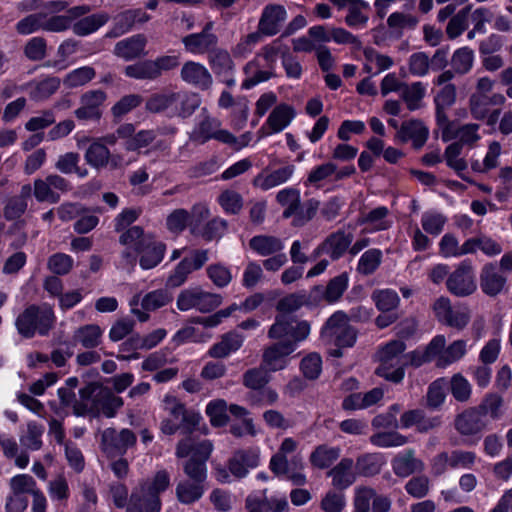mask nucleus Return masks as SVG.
I'll return each instance as SVG.
<instances>
[{"label":"nucleus","mask_w":512,"mask_h":512,"mask_svg":"<svg viewBox=\"0 0 512 512\" xmlns=\"http://www.w3.org/2000/svg\"><path fill=\"white\" fill-rule=\"evenodd\" d=\"M90 5L82 4L67 9L64 15H53L48 17L45 13L30 14L17 22L15 29L20 35H30L39 30L53 33L67 31L71 22L91 12Z\"/></svg>","instance_id":"obj_1"},{"label":"nucleus","mask_w":512,"mask_h":512,"mask_svg":"<svg viewBox=\"0 0 512 512\" xmlns=\"http://www.w3.org/2000/svg\"><path fill=\"white\" fill-rule=\"evenodd\" d=\"M337 172V165L332 162H326L314 167L307 176L306 186L319 187L321 183Z\"/></svg>","instance_id":"obj_63"},{"label":"nucleus","mask_w":512,"mask_h":512,"mask_svg":"<svg viewBox=\"0 0 512 512\" xmlns=\"http://www.w3.org/2000/svg\"><path fill=\"white\" fill-rule=\"evenodd\" d=\"M199 105L195 95L188 96L176 92H160L151 95L146 101V109L152 113L169 111L171 114L190 115Z\"/></svg>","instance_id":"obj_6"},{"label":"nucleus","mask_w":512,"mask_h":512,"mask_svg":"<svg viewBox=\"0 0 512 512\" xmlns=\"http://www.w3.org/2000/svg\"><path fill=\"white\" fill-rule=\"evenodd\" d=\"M170 486V476L166 470L158 471L151 482L134 491L127 504L126 512H160L159 494Z\"/></svg>","instance_id":"obj_3"},{"label":"nucleus","mask_w":512,"mask_h":512,"mask_svg":"<svg viewBox=\"0 0 512 512\" xmlns=\"http://www.w3.org/2000/svg\"><path fill=\"white\" fill-rule=\"evenodd\" d=\"M340 456V449L325 445L317 447L310 456L312 465L324 469L329 467Z\"/></svg>","instance_id":"obj_55"},{"label":"nucleus","mask_w":512,"mask_h":512,"mask_svg":"<svg viewBox=\"0 0 512 512\" xmlns=\"http://www.w3.org/2000/svg\"><path fill=\"white\" fill-rule=\"evenodd\" d=\"M163 409L174 419H181L188 430L196 426L201 419L199 414L187 412L184 405L172 395L164 397Z\"/></svg>","instance_id":"obj_29"},{"label":"nucleus","mask_w":512,"mask_h":512,"mask_svg":"<svg viewBox=\"0 0 512 512\" xmlns=\"http://www.w3.org/2000/svg\"><path fill=\"white\" fill-rule=\"evenodd\" d=\"M287 20V10L281 4L270 3L264 6L259 17L257 32L260 36L271 37L280 32Z\"/></svg>","instance_id":"obj_13"},{"label":"nucleus","mask_w":512,"mask_h":512,"mask_svg":"<svg viewBox=\"0 0 512 512\" xmlns=\"http://www.w3.org/2000/svg\"><path fill=\"white\" fill-rule=\"evenodd\" d=\"M368 498V512H389L392 507L390 497L386 495L377 494L375 489L368 486H357L354 489L353 498L357 497Z\"/></svg>","instance_id":"obj_34"},{"label":"nucleus","mask_w":512,"mask_h":512,"mask_svg":"<svg viewBox=\"0 0 512 512\" xmlns=\"http://www.w3.org/2000/svg\"><path fill=\"white\" fill-rule=\"evenodd\" d=\"M229 412L235 418L241 420L240 423H233L230 426V432L235 437H244L246 435L256 436L257 431L255 429L253 420L248 417L249 411L242 406L232 404L229 407Z\"/></svg>","instance_id":"obj_31"},{"label":"nucleus","mask_w":512,"mask_h":512,"mask_svg":"<svg viewBox=\"0 0 512 512\" xmlns=\"http://www.w3.org/2000/svg\"><path fill=\"white\" fill-rule=\"evenodd\" d=\"M222 303V296L203 290L201 287H190L182 290L176 301L180 311L196 309L201 313H208L219 307Z\"/></svg>","instance_id":"obj_8"},{"label":"nucleus","mask_w":512,"mask_h":512,"mask_svg":"<svg viewBox=\"0 0 512 512\" xmlns=\"http://www.w3.org/2000/svg\"><path fill=\"white\" fill-rule=\"evenodd\" d=\"M136 435L130 429L117 431L107 428L101 433V449L110 458L122 456L136 444Z\"/></svg>","instance_id":"obj_10"},{"label":"nucleus","mask_w":512,"mask_h":512,"mask_svg":"<svg viewBox=\"0 0 512 512\" xmlns=\"http://www.w3.org/2000/svg\"><path fill=\"white\" fill-rule=\"evenodd\" d=\"M485 427L482 412L471 408L459 414L455 420V428L462 435H474Z\"/></svg>","instance_id":"obj_27"},{"label":"nucleus","mask_w":512,"mask_h":512,"mask_svg":"<svg viewBox=\"0 0 512 512\" xmlns=\"http://www.w3.org/2000/svg\"><path fill=\"white\" fill-rule=\"evenodd\" d=\"M227 411H229V408L223 399L210 401L206 406V414L214 426H224L228 422Z\"/></svg>","instance_id":"obj_64"},{"label":"nucleus","mask_w":512,"mask_h":512,"mask_svg":"<svg viewBox=\"0 0 512 512\" xmlns=\"http://www.w3.org/2000/svg\"><path fill=\"white\" fill-rule=\"evenodd\" d=\"M146 45V36L143 34H136L118 41L114 46L113 53L115 56L125 61H132L146 56Z\"/></svg>","instance_id":"obj_19"},{"label":"nucleus","mask_w":512,"mask_h":512,"mask_svg":"<svg viewBox=\"0 0 512 512\" xmlns=\"http://www.w3.org/2000/svg\"><path fill=\"white\" fill-rule=\"evenodd\" d=\"M61 80L58 77H47L41 81H32L24 86L22 90H29L31 99L42 101L53 95L60 87Z\"/></svg>","instance_id":"obj_33"},{"label":"nucleus","mask_w":512,"mask_h":512,"mask_svg":"<svg viewBox=\"0 0 512 512\" xmlns=\"http://www.w3.org/2000/svg\"><path fill=\"white\" fill-rule=\"evenodd\" d=\"M467 346V341L463 339L455 340L446 346V338L444 337L443 346L436 355V365L445 368L460 361L467 353Z\"/></svg>","instance_id":"obj_28"},{"label":"nucleus","mask_w":512,"mask_h":512,"mask_svg":"<svg viewBox=\"0 0 512 512\" xmlns=\"http://www.w3.org/2000/svg\"><path fill=\"white\" fill-rule=\"evenodd\" d=\"M299 446V442L292 438L286 437L282 440L278 451L271 457L270 469L277 475H284L289 472L288 456L293 455Z\"/></svg>","instance_id":"obj_23"},{"label":"nucleus","mask_w":512,"mask_h":512,"mask_svg":"<svg viewBox=\"0 0 512 512\" xmlns=\"http://www.w3.org/2000/svg\"><path fill=\"white\" fill-rule=\"evenodd\" d=\"M359 222L365 224L371 232L387 230L393 224L389 209L385 206H379L370 210L362 216Z\"/></svg>","instance_id":"obj_35"},{"label":"nucleus","mask_w":512,"mask_h":512,"mask_svg":"<svg viewBox=\"0 0 512 512\" xmlns=\"http://www.w3.org/2000/svg\"><path fill=\"white\" fill-rule=\"evenodd\" d=\"M295 351V343L277 342L263 352L262 366L270 372L283 370L289 363V356Z\"/></svg>","instance_id":"obj_15"},{"label":"nucleus","mask_w":512,"mask_h":512,"mask_svg":"<svg viewBox=\"0 0 512 512\" xmlns=\"http://www.w3.org/2000/svg\"><path fill=\"white\" fill-rule=\"evenodd\" d=\"M245 80L242 83L244 89H250L259 83L269 80L274 72L269 68L261 67L259 60L254 58L249 61L244 67Z\"/></svg>","instance_id":"obj_40"},{"label":"nucleus","mask_w":512,"mask_h":512,"mask_svg":"<svg viewBox=\"0 0 512 512\" xmlns=\"http://www.w3.org/2000/svg\"><path fill=\"white\" fill-rule=\"evenodd\" d=\"M426 94V86L422 82L405 84L401 91V98L410 111H415L422 107V100Z\"/></svg>","instance_id":"obj_50"},{"label":"nucleus","mask_w":512,"mask_h":512,"mask_svg":"<svg viewBox=\"0 0 512 512\" xmlns=\"http://www.w3.org/2000/svg\"><path fill=\"white\" fill-rule=\"evenodd\" d=\"M180 78L183 82L201 90H207L212 86L213 78L209 70L201 63L186 61L180 70Z\"/></svg>","instance_id":"obj_16"},{"label":"nucleus","mask_w":512,"mask_h":512,"mask_svg":"<svg viewBox=\"0 0 512 512\" xmlns=\"http://www.w3.org/2000/svg\"><path fill=\"white\" fill-rule=\"evenodd\" d=\"M428 128L419 120H409L402 123L397 132V138L401 142L412 141L415 148H421L427 141Z\"/></svg>","instance_id":"obj_24"},{"label":"nucleus","mask_w":512,"mask_h":512,"mask_svg":"<svg viewBox=\"0 0 512 512\" xmlns=\"http://www.w3.org/2000/svg\"><path fill=\"white\" fill-rule=\"evenodd\" d=\"M295 171L296 166L291 163L275 169L265 168L253 178L252 184L255 188L268 191L290 181Z\"/></svg>","instance_id":"obj_14"},{"label":"nucleus","mask_w":512,"mask_h":512,"mask_svg":"<svg viewBox=\"0 0 512 512\" xmlns=\"http://www.w3.org/2000/svg\"><path fill=\"white\" fill-rule=\"evenodd\" d=\"M502 154V146L498 141H492L488 145V149L483 161H472L471 168L477 173H487L499 165V158Z\"/></svg>","instance_id":"obj_47"},{"label":"nucleus","mask_w":512,"mask_h":512,"mask_svg":"<svg viewBox=\"0 0 512 512\" xmlns=\"http://www.w3.org/2000/svg\"><path fill=\"white\" fill-rule=\"evenodd\" d=\"M212 452V444L207 441L195 442L192 437H186L181 440L176 448V456L184 458L191 455L199 461H206Z\"/></svg>","instance_id":"obj_26"},{"label":"nucleus","mask_w":512,"mask_h":512,"mask_svg":"<svg viewBox=\"0 0 512 512\" xmlns=\"http://www.w3.org/2000/svg\"><path fill=\"white\" fill-rule=\"evenodd\" d=\"M437 319L447 326L464 329L470 321V310L466 306H452L447 297L438 298L433 304Z\"/></svg>","instance_id":"obj_9"},{"label":"nucleus","mask_w":512,"mask_h":512,"mask_svg":"<svg viewBox=\"0 0 512 512\" xmlns=\"http://www.w3.org/2000/svg\"><path fill=\"white\" fill-rule=\"evenodd\" d=\"M95 75L96 72L93 67L83 66L69 72L63 82L68 88H75L87 84Z\"/></svg>","instance_id":"obj_62"},{"label":"nucleus","mask_w":512,"mask_h":512,"mask_svg":"<svg viewBox=\"0 0 512 512\" xmlns=\"http://www.w3.org/2000/svg\"><path fill=\"white\" fill-rule=\"evenodd\" d=\"M204 493L202 484L181 481L176 487L178 500L183 504H191L199 500Z\"/></svg>","instance_id":"obj_56"},{"label":"nucleus","mask_w":512,"mask_h":512,"mask_svg":"<svg viewBox=\"0 0 512 512\" xmlns=\"http://www.w3.org/2000/svg\"><path fill=\"white\" fill-rule=\"evenodd\" d=\"M393 472L399 477H408L414 473H421L425 465L415 456L414 450H405L398 453L391 462Z\"/></svg>","instance_id":"obj_22"},{"label":"nucleus","mask_w":512,"mask_h":512,"mask_svg":"<svg viewBox=\"0 0 512 512\" xmlns=\"http://www.w3.org/2000/svg\"><path fill=\"white\" fill-rule=\"evenodd\" d=\"M371 299L381 312H392L398 308L400 303L398 293L390 288L374 290Z\"/></svg>","instance_id":"obj_48"},{"label":"nucleus","mask_w":512,"mask_h":512,"mask_svg":"<svg viewBox=\"0 0 512 512\" xmlns=\"http://www.w3.org/2000/svg\"><path fill=\"white\" fill-rule=\"evenodd\" d=\"M349 277L347 273H342L329 281L325 292L323 294L324 299L328 303L337 302L346 291L348 287Z\"/></svg>","instance_id":"obj_57"},{"label":"nucleus","mask_w":512,"mask_h":512,"mask_svg":"<svg viewBox=\"0 0 512 512\" xmlns=\"http://www.w3.org/2000/svg\"><path fill=\"white\" fill-rule=\"evenodd\" d=\"M150 239L152 237L144 235L141 227L133 226L120 236V243L138 252Z\"/></svg>","instance_id":"obj_60"},{"label":"nucleus","mask_w":512,"mask_h":512,"mask_svg":"<svg viewBox=\"0 0 512 512\" xmlns=\"http://www.w3.org/2000/svg\"><path fill=\"white\" fill-rule=\"evenodd\" d=\"M311 327L306 320H297L289 315H279L268 331L271 339L283 340V343H295V349L299 342L304 341L310 334Z\"/></svg>","instance_id":"obj_7"},{"label":"nucleus","mask_w":512,"mask_h":512,"mask_svg":"<svg viewBox=\"0 0 512 512\" xmlns=\"http://www.w3.org/2000/svg\"><path fill=\"white\" fill-rule=\"evenodd\" d=\"M172 301V295L166 289H157L144 295L139 299L134 297L131 302V312L139 321L145 322L149 319L148 312L160 309Z\"/></svg>","instance_id":"obj_11"},{"label":"nucleus","mask_w":512,"mask_h":512,"mask_svg":"<svg viewBox=\"0 0 512 512\" xmlns=\"http://www.w3.org/2000/svg\"><path fill=\"white\" fill-rule=\"evenodd\" d=\"M328 475L332 478V485L337 489H346L356 480V474L353 471V460L343 458Z\"/></svg>","instance_id":"obj_32"},{"label":"nucleus","mask_w":512,"mask_h":512,"mask_svg":"<svg viewBox=\"0 0 512 512\" xmlns=\"http://www.w3.org/2000/svg\"><path fill=\"white\" fill-rule=\"evenodd\" d=\"M295 116V109L291 105L280 103L270 112L265 126L269 129V134L279 133L290 125Z\"/></svg>","instance_id":"obj_25"},{"label":"nucleus","mask_w":512,"mask_h":512,"mask_svg":"<svg viewBox=\"0 0 512 512\" xmlns=\"http://www.w3.org/2000/svg\"><path fill=\"white\" fill-rule=\"evenodd\" d=\"M446 222L447 218L436 211H426L421 217L423 230L432 236H438L443 231Z\"/></svg>","instance_id":"obj_58"},{"label":"nucleus","mask_w":512,"mask_h":512,"mask_svg":"<svg viewBox=\"0 0 512 512\" xmlns=\"http://www.w3.org/2000/svg\"><path fill=\"white\" fill-rule=\"evenodd\" d=\"M84 158L88 165L99 170L108 167L109 161L111 160V152L105 144L98 139L89 145Z\"/></svg>","instance_id":"obj_41"},{"label":"nucleus","mask_w":512,"mask_h":512,"mask_svg":"<svg viewBox=\"0 0 512 512\" xmlns=\"http://www.w3.org/2000/svg\"><path fill=\"white\" fill-rule=\"evenodd\" d=\"M346 505L345 494L336 490L326 492L320 502V508L324 512H343Z\"/></svg>","instance_id":"obj_61"},{"label":"nucleus","mask_w":512,"mask_h":512,"mask_svg":"<svg viewBox=\"0 0 512 512\" xmlns=\"http://www.w3.org/2000/svg\"><path fill=\"white\" fill-rule=\"evenodd\" d=\"M249 247L259 256H270L284 249V243L280 238L270 235H257L250 239Z\"/></svg>","instance_id":"obj_38"},{"label":"nucleus","mask_w":512,"mask_h":512,"mask_svg":"<svg viewBox=\"0 0 512 512\" xmlns=\"http://www.w3.org/2000/svg\"><path fill=\"white\" fill-rule=\"evenodd\" d=\"M165 245L150 239L137 253L140 254V266L147 270L156 267L163 259Z\"/></svg>","instance_id":"obj_39"},{"label":"nucleus","mask_w":512,"mask_h":512,"mask_svg":"<svg viewBox=\"0 0 512 512\" xmlns=\"http://www.w3.org/2000/svg\"><path fill=\"white\" fill-rule=\"evenodd\" d=\"M276 200L281 206L285 207L283 217L290 218L298 211L300 191L292 187L284 188L276 194Z\"/></svg>","instance_id":"obj_52"},{"label":"nucleus","mask_w":512,"mask_h":512,"mask_svg":"<svg viewBox=\"0 0 512 512\" xmlns=\"http://www.w3.org/2000/svg\"><path fill=\"white\" fill-rule=\"evenodd\" d=\"M406 345L401 340H393L387 343L378 352L380 361L379 367L376 369L377 375L388 381L399 383L404 378V367L407 366L405 361Z\"/></svg>","instance_id":"obj_5"},{"label":"nucleus","mask_w":512,"mask_h":512,"mask_svg":"<svg viewBox=\"0 0 512 512\" xmlns=\"http://www.w3.org/2000/svg\"><path fill=\"white\" fill-rule=\"evenodd\" d=\"M506 277L500 273L493 263L483 266L480 273V287L488 296H497L502 293L506 285Z\"/></svg>","instance_id":"obj_21"},{"label":"nucleus","mask_w":512,"mask_h":512,"mask_svg":"<svg viewBox=\"0 0 512 512\" xmlns=\"http://www.w3.org/2000/svg\"><path fill=\"white\" fill-rule=\"evenodd\" d=\"M260 462V449L251 448L238 450L230 458L228 468L236 478H244L250 469L256 468Z\"/></svg>","instance_id":"obj_18"},{"label":"nucleus","mask_w":512,"mask_h":512,"mask_svg":"<svg viewBox=\"0 0 512 512\" xmlns=\"http://www.w3.org/2000/svg\"><path fill=\"white\" fill-rule=\"evenodd\" d=\"M446 286L448 291L455 296L465 297L473 294L477 285L471 264L461 263L447 277Z\"/></svg>","instance_id":"obj_12"},{"label":"nucleus","mask_w":512,"mask_h":512,"mask_svg":"<svg viewBox=\"0 0 512 512\" xmlns=\"http://www.w3.org/2000/svg\"><path fill=\"white\" fill-rule=\"evenodd\" d=\"M56 317L48 304L29 305L16 318L15 326L18 333L25 338L36 334L47 335L53 328Z\"/></svg>","instance_id":"obj_2"},{"label":"nucleus","mask_w":512,"mask_h":512,"mask_svg":"<svg viewBox=\"0 0 512 512\" xmlns=\"http://www.w3.org/2000/svg\"><path fill=\"white\" fill-rule=\"evenodd\" d=\"M382 261V252L379 249H369L362 254L358 261L357 271L363 275L374 273Z\"/></svg>","instance_id":"obj_59"},{"label":"nucleus","mask_w":512,"mask_h":512,"mask_svg":"<svg viewBox=\"0 0 512 512\" xmlns=\"http://www.w3.org/2000/svg\"><path fill=\"white\" fill-rule=\"evenodd\" d=\"M78 51V42L74 39L64 40L57 48L56 59L48 60L46 67L64 70L69 66V58Z\"/></svg>","instance_id":"obj_46"},{"label":"nucleus","mask_w":512,"mask_h":512,"mask_svg":"<svg viewBox=\"0 0 512 512\" xmlns=\"http://www.w3.org/2000/svg\"><path fill=\"white\" fill-rule=\"evenodd\" d=\"M218 38L215 34L193 33L182 38L186 51L192 54H204L216 46Z\"/></svg>","instance_id":"obj_37"},{"label":"nucleus","mask_w":512,"mask_h":512,"mask_svg":"<svg viewBox=\"0 0 512 512\" xmlns=\"http://www.w3.org/2000/svg\"><path fill=\"white\" fill-rule=\"evenodd\" d=\"M444 341L443 335L435 336L424 350H415L405 354L407 365L419 367L424 363L436 361L437 352L442 348Z\"/></svg>","instance_id":"obj_30"},{"label":"nucleus","mask_w":512,"mask_h":512,"mask_svg":"<svg viewBox=\"0 0 512 512\" xmlns=\"http://www.w3.org/2000/svg\"><path fill=\"white\" fill-rule=\"evenodd\" d=\"M194 139L205 143L210 139L229 145L235 150H240L249 145L252 141L253 134L245 132L239 137L234 136L231 132L221 129V122L210 116H205L196 126L193 132Z\"/></svg>","instance_id":"obj_4"},{"label":"nucleus","mask_w":512,"mask_h":512,"mask_svg":"<svg viewBox=\"0 0 512 512\" xmlns=\"http://www.w3.org/2000/svg\"><path fill=\"white\" fill-rule=\"evenodd\" d=\"M364 57L366 60L365 69L367 72H372L373 67H375V73H380L392 67L394 63L391 57L381 54L371 47L364 49Z\"/></svg>","instance_id":"obj_54"},{"label":"nucleus","mask_w":512,"mask_h":512,"mask_svg":"<svg viewBox=\"0 0 512 512\" xmlns=\"http://www.w3.org/2000/svg\"><path fill=\"white\" fill-rule=\"evenodd\" d=\"M353 237L343 231H338L330 235L322 245L325 253L333 259H338L351 244Z\"/></svg>","instance_id":"obj_42"},{"label":"nucleus","mask_w":512,"mask_h":512,"mask_svg":"<svg viewBox=\"0 0 512 512\" xmlns=\"http://www.w3.org/2000/svg\"><path fill=\"white\" fill-rule=\"evenodd\" d=\"M106 100V93L102 90L85 92L80 99L81 106L75 110L79 120H98L101 117V106Z\"/></svg>","instance_id":"obj_17"},{"label":"nucleus","mask_w":512,"mask_h":512,"mask_svg":"<svg viewBox=\"0 0 512 512\" xmlns=\"http://www.w3.org/2000/svg\"><path fill=\"white\" fill-rule=\"evenodd\" d=\"M475 54L474 51L469 47H461L456 49L451 57L450 64L452 70L457 75L468 74L474 65Z\"/></svg>","instance_id":"obj_43"},{"label":"nucleus","mask_w":512,"mask_h":512,"mask_svg":"<svg viewBox=\"0 0 512 512\" xmlns=\"http://www.w3.org/2000/svg\"><path fill=\"white\" fill-rule=\"evenodd\" d=\"M468 251L470 254H474L477 250H480L483 254L488 257H495L502 253V245L492 237L488 235H479L477 237L469 238Z\"/></svg>","instance_id":"obj_45"},{"label":"nucleus","mask_w":512,"mask_h":512,"mask_svg":"<svg viewBox=\"0 0 512 512\" xmlns=\"http://www.w3.org/2000/svg\"><path fill=\"white\" fill-rule=\"evenodd\" d=\"M84 14L79 18L71 22L69 29H72L73 33L79 37H86L97 32L103 27L110 19V16L106 12H98L94 14Z\"/></svg>","instance_id":"obj_20"},{"label":"nucleus","mask_w":512,"mask_h":512,"mask_svg":"<svg viewBox=\"0 0 512 512\" xmlns=\"http://www.w3.org/2000/svg\"><path fill=\"white\" fill-rule=\"evenodd\" d=\"M348 316L342 312H335L326 322L321 330V337L325 342H329L331 339L339 336L344 329L350 327L348 323Z\"/></svg>","instance_id":"obj_49"},{"label":"nucleus","mask_w":512,"mask_h":512,"mask_svg":"<svg viewBox=\"0 0 512 512\" xmlns=\"http://www.w3.org/2000/svg\"><path fill=\"white\" fill-rule=\"evenodd\" d=\"M469 239H467L462 245H459L457 238L452 234H445L439 242L440 254L445 258L460 257L463 255L470 254L468 251Z\"/></svg>","instance_id":"obj_51"},{"label":"nucleus","mask_w":512,"mask_h":512,"mask_svg":"<svg viewBox=\"0 0 512 512\" xmlns=\"http://www.w3.org/2000/svg\"><path fill=\"white\" fill-rule=\"evenodd\" d=\"M244 336L237 332H229L222 336L220 342L212 345L208 351L213 358H225L236 352L243 344Z\"/></svg>","instance_id":"obj_36"},{"label":"nucleus","mask_w":512,"mask_h":512,"mask_svg":"<svg viewBox=\"0 0 512 512\" xmlns=\"http://www.w3.org/2000/svg\"><path fill=\"white\" fill-rule=\"evenodd\" d=\"M209 63L217 75L229 76L234 70L230 54L224 49H214L210 52Z\"/></svg>","instance_id":"obj_53"},{"label":"nucleus","mask_w":512,"mask_h":512,"mask_svg":"<svg viewBox=\"0 0 512 512\" xmlns=\"http://www.w3.org/2000/svg\"><path fill=\"white\" fill-rule=\"evenodd\" d=\"M103 330L97 324H88L78 328L74 340L86 349L96 348L102 341Z\"/></svg>","instance_id":"obj_44"}]
</instances>
